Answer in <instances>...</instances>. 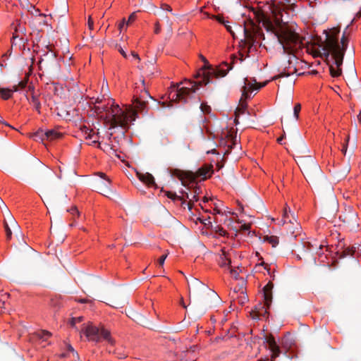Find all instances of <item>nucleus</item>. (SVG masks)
I'll return each instance as SVG.
<instances>
[{"label":"nucleus","instance_id":"f257e3e1","mask_svg":"<svg viewBox=\"0 0 361 361\" xmlns=\"http://www.w3.org/2000/svg\"><path fill=\"white\" fill-rule=\"evenodd\" d=\"M201 60L204 63V65L199 69L195 78H200L197 82L188 80V87H183L178 88L176 92L171 93L172 100L176 102H181L183 103H188L191 99H195V93L203 85H207L211 82V78L215 77L216 78L224 77L227 75V71H225L224 68H213L212 66L209 64L207 59L202 55L200 56Z\"/></svg>","mask_w":361,"mask_h":361},{"label":"nucleus","instance_id":"f03ea898","mask_svg":"<svg viewBox=\"0 0 361 361\" xmlns=\"http://www.w3.org/2000/svg\"><path fill=\"white\" fill-rule=\"evenodd\" d=\"M339 29L334 28L331 32L325 31L326 39L324 42V45L322 47V53L320 56L329 61L330 54L331 59L337 66H341L343 64V57L346 51L348 39L343 33L341 42H338Z\"/></svg>","mask_w":361,"mask_h":361},{"label":"nucleus","instance_id":"7ed1b4c3","mask_svg":"<svg viewBox=\"0 0 361 361\" xmlns=\"http://www.w3.org/2000/svg\"><path fill=\"white\" fill-rule=\"evenodd\" d=\"M267 30H271L280 44H281L283 54H293L295 51L301 47L302 40L298 33L292 30L286 25H279L278 27L269 23Z\"/></svg>","mask_w":361,"mask_h":361},{"label":"nucleus","instance_id":"20e7f679","mask_svg":"<svg viewBox=\"0 0 361 361\" xmlns=\"http://www.w3.org/2000/svg\"><path fill=\"white\" fill-rule=\"evenodd\" d=\"M106 112L105 123L109 125V130L116 127L128 130V118L126 112L123 111L118 104L112 105L110 108L106 106H95V113L97 114Z\"/></svg>","mask_w":361,"mask_h":361},{"label":"nucleus","instance_id":"39448f33","mask_svg":"<svg viewBox=\"0 0 361 361\" xmlns=\"http://www.w3.org/2000/svg\"><path fill=\"white\" fill-rule=\"evenodd\" d=\"M295 160L308 181L315 183L322 177L320 167L312 157L300 155Z\"/></svg>","mask_w":361,"mask_h":361},{"label":"nucleus","instance_id":"423d86ee","mask_svg":"<svg viewBox=\"0 0 361 361\" xmlns=\"http://www.w3.org/2000/svg\"><path fill=\"white\" fill-rule=\"evenodd\" d=\"M187 281L189 288L190 286L192 287L195 294L197 296L201 294L204 296L203 303L207 307H212L220 302V298L217 293L197 279L194 278L191 279L190 281Z\"/></svg>","mask_w":361,"mask_h":361},{"label":"nucleus","instance_id":"0eeeda50","mask_svg":"<svg viewBox=\"0 0 361 361\" xmlns=\"http://www.w3.org/2000/svg\"><path fill=\"white\" fill-rule=\"evenodd\" d=\"M274 284L269 282L263 288V298L264 304H259V307H256L255 310L251 312L252 319H259V317H264L267 314V309L269 308L272 301V289Z\"/></svg>","mask_w":361,"mask_h":361},{"label":"nucleus","instance_id":"6e6552de","mask_svg":"<svg viewBox=\"0 0 361 361\" xmlns=\"http://www.w3.org/2000/svg\"><path fill=\"white\" fill-rule=\"evenodd\" d=\"M250 27L246 26L243 28L245 39L240 41V44L243 47H248L247 52H250L251 47L254 45L257 37H263L264 34L262 29L255 25L252 20L250 21Z\"/></svg>","mask_w":361,"mask_h":361},{"label":"nucleus","instance_id":"1a4fd4ad","mask_svg":"<svg viewBox=\"0 0 361 361\" xmlns=\"http://www.w3.org/2000/svg\"><path fill=\"white\" fill-rule=\"evenodd\" d=\"M85 334L90 341L99 342L102 338H104L111 342L110 332L104 327L99 329L97 326L89 325L85 329Z\"/></svg>","mask_w":361,"mask_h":361},{"label":"nucleus","instance_id":"9d476101","mask_svg":"<svg viewBox=\"0 0 361 361\" xmlns=\"http://www.w3.org/2000/svg\"><path fill=\"white\" fill-rule=\"evenodd\" d=\"M147 102L146 100H140L135 98L133 106H130L123 110V111L126 112L128 122L135 121L137 111H144L147 107ZM128 128L129 126H128Z\"/></svg>","mask_w":361,"mask_h":361},{"label":"nucleus","instance_id":"9b49d317","mask_svg":"<svg viewBox=\"0 0 361 361\" xmlns=\"http://www.w3.org/2000/svg\"><path fill=\"white\" fill-rule=\"evenodd\" d=\"M295 6V0H281L278 3L272 1L270 9L271 13L276 18L282 16V11L290 9L293 10Z\"/></svg>","mask_w":361,"mask_h":361},{"label":"nucleus","instance_id":"f8f14e48","mask_svg":"<svg viewBox=\"0 0 361 361\" xmlns=\"http://www.w3.org/2000/svg\"><path fill=\"white\" fill-rule=\"evenodd\" d=\"M268 81H266L263 83H257L255 78H252V81H249L247 78L244 79V85L242 87V96L241 100L245 98H248L247 91L251 90H259L260 88L264 87L267 84Z\"/></svg>","mask_w":361,"mask_h":361},{"label":"nucleus","instance_id":"ddd939ff","mask_svg":"<svg viewBox=\"0 0 361 361\" xmlns=\"http://www.w3.org/2000/svg\"><path fill=\"white\" fill-rule=\"evenodd\" d=\"M11 26L14 29V32L13 33V37H12V44H16L17 39H18L19 41L23 40V37L25 36L26 29H25V27L18 21L13 23L11 25Z\"/></svg>","mask_w":361,"mask_h":361},{"label":"nucleus","instance_id":"4468645a","mask_svg":"<svg viewBox=\"0 0 361 361\" xmlns=\"http://www.w3.org/2000/svg\"><path fill=\"white\" fill-rule=\"evenodd\" d=\"M110 302L109 305L113 307H123L128 302V298L122 293L117 291L112 294Z\"/></svg>","mask_w":361,"mask_h":361},{"label":"nucleus","instance_id":"2eb2a0df","mask_svg":"<svg viewBox=\"0 0 361 361\" xmlns=\"http://www.w3.org/2000/svg\"><path fill=\"white\" fill-rule=\"evenodd\" d=\"M264 342L269 345V348L271 353V357L272 361L279 356L281 350L279 346L276 343V341L272 335L265 336Z\"/></svg>","mask_w":361,"mask_h":361},{"label":"nucleus","instance_id":"dca6fc26","mask_svg":"<svg viewBox=\"0 0 361 361\" xmlns=\"http://www.w3.org/2000/svg\"><path fill=\"white\" fill-rule=\"evenodd\" d=\"M340 219H342V221L352 226L355 227V226H357V214L352 210L351 209H349L348 211H346L342 216H340Z\"/></svg>","mask_w":361,"mask_h":361},{"label":"nucleus","instance_id":"f3484780","mask_svg":"<svg viewBox=\"0 0 361 361\" xmlns=\"http://www.w3.org/2000/svg\"><path fill=\"white\" fill-rule=\"evenodd\" d=\"M173 218L169 212V211L164 207H161L159 216L157 217V223L159 225L167 227L169 226V220H173Z\"/></svg>","mask_w":361,"mask_h":361},{"label":"nucleus","instance_id":"a211bd4d","mask_svg":"<svg viewBox=\"0 0 361 361\" xmlns=\"http://www.w3.org/2000/svg\"><path fill=\"white\" fill-rule=\"evenodd\" d=\"M27 91L30 92V97H27V100L33 104L36 111L40 114L41 103L38 98L39 95L35 93V87L32 85H28Z\"/></svg>","mask_w":361,"mask_h":361},{"label":"nucleus","instance_id":"6ab92c4d","mask_svg":"<svg viewBox=\"0 0 361 361\" xmlns=\"http://www.w3.org/2000/svg\"><path fill=\"white\" fill-rule=\"evenodd\" d=\"M171 173L173 176H176L180 180H182V182H183L185 179H188L191 182L195 180V177L194 176V173L192 172H185L181 170L175 169L171 171ZM183 184H184V183H183Z\"/></svg>","mask_w":361,"mask_h":361},{"label":"nucleus","instance_id":"aec40b11","mask_svg":"<svg viewBox=\"0 0 361 361\" xmlns=\"http://www.w3.org/2000/svg\"><path fill=\"white\" fill-rule=\"evenodd\" d=\"M137 176L139 180L142 183L147 184L148 186L155 185L154 178L153 176L149 173H140L137 172Z\"/></svg>","mask_w":361,"mask_h":361},{"label":"nucleus","instance_id":"412c9836","mask_svg":"<svg viewBox=\"0 0 361 361\" xmlns=\"http://www.w3.org/2000/svg\"><path fill=\"white\" fill-rule=\"evenodd\" d=\"M282 220L284 224H289L290 225H295V223H298L294 213H292L290 209L288 210L286 208L284 210Z\"/></svg>","mask_w":361,"mask_h":361},{"label":"nucleus","instance_id":"4be33fe9","mask_svg":"<svg viewBox=\"0 0 361 361\" xmlns=\"http://www.w3.org/2000/svg\"><path fill=\"white\" fill-rule=\"evenodd\" d=\"M212 166H203L202 168H200L197 171H196V173L194 174V176L196 178L197 177H200L202 178V179H206L207 176L209 175V173L212 171Z\"/></svg>","mask_w":361,"mask_h":361},{"label":"nucleus","instance_id":"5701e85b","mask_svg":"<svg viewBox=\"0 0 361 361\" xmlns=\"http://www.w3.org/2000/svg\"><path fill=\"white\" fill-rule=\"evenodd\" d=\"M45 137L47 140H54L61 138L62 137V134L53 129L46 131Z\"/></svg>","mask_w":361,"mask_h":361},{"label":"nucleus","instance_id":"b1692460","mask_svg":"<svg viewBox=\"0 0 361 361\" xmlns=\"http://www.w3.org/2000/svg\"><path fill=\"white\" fill-rule=\"evenodd\" d=\"M300 226L298 223L295 225H290L288 228V232L290 233L294 238H295L300 231Z\"/></svg>","mask_w":361,"mask_h":361},{"label":"nucleus","instance_id":"393cba45","mask_svg":"<svg viewBox=\"0 0 361 361\" xmlns=\"http://www.w3.org/2000/svg\"><path fill=\"white\" fill-rule=\"evenodd\" d=\"M356 247L355 246H352L351 247H346L341 253V255H340V257L341 258H344V257H348V256H353L355 253V252L356 251Z\"/></svg>","mask_w":361,"mask_h":361},{"label":"nucleus","instance_id":"a878e982","mask_svg":"<svg viewBox=\"0 0 361 361\" xmlns=\"http://www.w3.org/2000/svg\"><path fill=\"white\" fill-rule=\"evenodd\" d=\"M247 98L243 97V99L242 100H241V99H240V102L241 103V106L240 107H238L236 109L235 112V115L237 117H239L240 114H243L245 112L247 104L244 102V100H245Z\"/></svg>","mask_w":361,"mask_h":361},{"label":"nucleus","instance_id":"bb28decb","mask_svg":"<svg viewBox=\"0 0 361 361\" xmlns=\"http://www.w3.org/2000/svg\"><path fill=\"white\" fill-rule=\"evenodd\" d=\"M8 214H9V222H10V224L12 226V228H13L14 231L16 232V235H18V233H17L18 232L20 235L21 233H20V227H19L17 221L14 219V218L10 214L9 212H8Z\"/></svg>","mask_w":361,"mask_h":361},{"label":"nucleus","instance_id":"cd10ccee","mask_svg":"<svg viewBox=\"0 0 361 361\" xmlns=\"http://www.w3.org/2000/svg\"><path fill=\"white\" fill-rule=\"evenodd\" d=\"M98 147L109 154H115L116 153V150L109 144H104L103 146H101L100 143H99Z\"/></svg>","mask_w":361,"mask_h":361},{"label":"nucleus","instance_id":"c85d7f7f","mask_svg":"<svg viewBox=\"0 0 361 361\" xmlns=\"http://www.w3.org/2000/svg\"><path fill=\"white\" fill-rule=\"evenodd\" d=\"M336 67L337 69H336L332 64L329 65L330 74L332 77H338L342 73L341 68H340L341 66H336Z\"/></svg>","mask_w":361,"mask_h":361},{"label":"nucleus","instance_id":"c756f323","mask_svg":"<svg viewBox=\"0 0 361 361\" xmlns=\"http://www.w3.org/2000/svg\"><path fill=\"white\" fill-rule=\"evenodd\" d=\"M32 137L35 140H41L42 141L46 139L45 137V132H44L43 130L39 129L37 132H35Z\"/></svg>","mask_w":361,"mask_h":361},{"label":"nucleus","instance_id":"7c9ffc66","mask_svg":"<svg viewBox=\"0 0 361 361\" xmlns=\"http://www.w3.org/2000/svg\"><path fill=\"white\" fill-rule=\"evenodd\" d=\"M166 195L173 200H179L181 202V204L183 205L185 204V200H183V197H180V196H178L176 193L174 192H170V191H168L166 192Z\"/></svg>","mask_w":361,"mask_h":361},{"label":"nucleus","instance_id":"2f4dec72","mask_svg":"<svg viewBox=\"0 0 361 361\" xmlns=\"http://www.w3.org/2000/svg\"><path fill=\"white\" fill-rule=\"evenodd\" d=\"M0 94L4 99H8L12 96V90L11 89L1 88Z\"/></svg>","mask_w":361,"mask_h":361},{"label":"nucleus","instance_id":"473e14b6","mask_svg":"<svg viewBox=\"0 0 361 361\" xmlns=\"http://www.w3.org/2000/svg\"><path fill=\"white\" fill-rule=\"evenodd\" d=\"M81 130L86 135V139H92V137L94 136V135L92 134L93 130L92 129H89L87 126H82L81 128Z\"/></svg>","mask_w":361,"mask_h":361},{"label":"nucleus","instance_id":"72a5a7b5","mask_svg":"<svg viewBox=\"0 0 361 361\" xmlns=\"http://www.w3.org/2000/svg\"><path fill=\"white\" fill-rule=\"evenodd\" d=\"M301 110V105L300 104L298 103L294 106L293 108V118L295 122L298 119L299 117V113Z\"/></svg>","mask_w":361,"mask_h":361},{"label":"nucleus","instance_id":"f704fd0d","mask_svg":"<svg viewBox=\"0 0 361 361\" xmlns=\"http://www.w3.org/2000/svg\"><path fill=\"white\" fill-rule=\"evenodd\" d=\"M4 228L6 234V240H9L11 239L12 231L10 226H8L7 221L6 220L4 221Z\"/></svg>","mask_w":361,"mask_h":361},{"label":"nucleus","instance_id":"c9c22d12","mask_svg":"<svg viewBox=\"0 0 361 361\" xmlns=\"http://www.w3.org/2000/svg\"><path fill=\"white\" fill-rule=\"evenodd\" d=\"M164 18L166 23L167 25V27H168V28H167L168 34L171 36L173 32V28H172L173 23L167 16H164Z\"/></svg>","mask_w":361,"mask_h":361},{"label":"nucleus","instance_id":"e433bc0d","mask_svg":"<svg viewBox=\"0 0 361 361\" xmlns=\"http://www.w3.org/2000/svg\"><path fill=\"white\" fill-rule=\"evenodd\" d=\"M266 240L271 243L273 247H275L279 244V239L276 236H267Z\"/></svg>","mask_w":361,"mask_h":361},{"label":"nucleus","instance_id":"4c0bfd02","mask_svg":"<svg viewBox=\"0 0 361 361\" xmlns=\"http://www.w3.org/2000/svg\"><path fill=\"white\" fill-rule=\"evenodd\" d=\"M147 98L153 99L152 96H150L149 93L145 89L143 92H142L141 94L139 97H136L135 99L140 100H146Z\"/></svg>","mask_w":361,"mask_h":361},{"label":"nucleus","instance_id":"58836bf2","mask_svg":"<svg viewBox=\"0 0 361 361\" xmlns=\"http://www.w3.org/2000/svg\"><path fill=\"white\" fill-rule=\"evenodd\" d=\"M28 79H29V75H26L25 77L24 78V79L18 83V85L20 90H23L24 88L26 87V86L27 85Z\"/></svg>","mask_w":361,"mask_h":361},{"label":"nucleus","instance_id":"ea45409f","mask_svg":"<svg viewBox=\"0 0 361 361\" xmlns=\"http://www.w3.org/2000/svg\"><path fill=\"white\" fill-rule=\"evenodd\" d=\"M36 168L40 171H47L51 175L52 174V173L47 170L46 167L39 161H36Z\"/></svg>","mask_w":361,"mask_h":361},{"label":"nucleus","instance_id":"a19ab883","mask_svg":"<svg viewBox=\"0 0 361 361\" xmlns=\"http://www.w3.org/2000/svg\"><path fill=\"white\" fill-rule=\"evenodd\" d=\"M231 65L228 66V64L227 63H224V65L226 67H228V68L226 70H224L225 71H227V73L229 71V70L232 69L233 68V63H235V60L237 59V57L235 56V55H231Z\"/></svg>","mask_w":361,"mask_h":361},{"label":"nucleus","instance_id":"79ce46f5","mask_svg":"<svg viewBox=\"0 0 361 361\" xmlns=\"http://www.w3.org/2000/svg\"><path fill=\"white\" fill-rule=\"evenodd\" d=\"M67 211L72 214L73 218H75V216L78 217L80 215V213L79 212L76 207H72L70 209H68Z\"/></svg>","mask_w":361,"mask_h":361},{"label":"nucleus","instance_id":"37998d69","mask_svg":"<svg viewBox=\"0 0 361 361\" xmlns=\"http://www.w3.org/2000/svg\"><path fill=\"white\" fill-rule=\"evenodd\" d=\"M82 320H83L82 317H73L70 322V324L71 326H75L76 323L81 322Z\"/></svg>","mask_w":361,"mask_h":361},{"label":"nucleus","instance_id":"c03bdc74","mask_svg":"<svg viewBox=\"0 0 361 361\" xmlns=\"http://www.w3.org/2000/svg\"><path fill=\"white\" fill-rule=\"evenodd\" d=\"M50 336L51 333L47 331H42L39 334V337L44 340H46Z\"/></svg>","mask_w":361,"mask_h":361},{"label":"nucleus","instance_id":"a18cd8bd","mask_svg":"<svg viewBox=\"0 0 361 361\" xmlns=\"http://www.w3.org/2000/svg\"><path fill=\"white\" fill-rule=\"evenodd\" d=\"M200 109H201V111L203 112V113H206V114H208L210 112V110H211V108L209 106L207 105V104H201L200 105Z\"/></svg>","mask_w":361,"mask_h":361},{"label":"nucleus","instance_id":"49530a36","mask_svg":"<svg viewBox=\"0 0 361 361\" xmlns=\"http://www.w3.org/2000/svg\"><path fill=\"white\" fill-rule=\"evenodd\" d=\"M291 74V73H286L285 71H283L281 72V73H279V75H275L274 78H273V80H276V79H279V78H283V77H288Z\"/></svg>","mask_w":361,"mask_h":361},{"label":"nucleus","instance_id":"de8ad7c7","mask_svg":"<svg viewBox=\"0 0 361 361\" xmlns=\"http://www.w3.org/2000/svg\"><path fill=\"white\" fill-rule=\"evenodd\" d=\"M231 264V260L226 259V257L221 258V261L220 262L221 267L229 266Z\"/></svg>","mask_w":361,"mask_h":361},{"label":"nucleus","instance_id":"09e8293b","mask_svg":"<svg viewBox=\"0 0 361 361\" xmlns=\"http://www.w3.org/2000/svg\"><path fill=\"white\" fill-rule=\"evenodd\" d=\"M349 139H350L349 136H347V137H346V139H345V143L343 144V148H342V149H341V151H342V152H343V154L344 155H345L346 152H347V149H348V142H349Z\"/></svg>","mask_w":361,"mask_h":361},{"label":"nucleus","instance_id":"8fccbe9b","mask_svg":"<svg viewBox=\"0 0 361 361\" xmlns=\"http://www.w3.org/2000/svg\"><path fill=\"white\" fill-rule=\"evenodd\" d=\"M261 266H264V269H267L268 274H270V269L268 268V265L267 264H265L264 262H262L260 264H257L255 268V269H257L258 271Z\"/></svg>","mask_w":361,"mask_h":361},{"label":"nucleus","instance_id":"3c124183","mask_svg":"<svg viewBox=\"0 0 361 361\" xmlns=\"http://www.w3.org/2000/svg\"><path fill=\"white\" fill-rule=\"evenodd\" d=\"M222 24L225 26L226 30L234 37V32L231 29V26L228 25V21H222Z\"/></svg>","mask_w":361,"mask_h":361},{"label":"nucleus","instance_id":"603ef678","mask_svg":"<svg viewBox=\"0 0 361 361\" xmlns=\"http://www.w3.org/2000/svg\"><path fill=\"white\" fill-rule=\"evenodd\" d=\"M136 18V13L134 12L130 14L127 21V25H130L132 22H133Z\"/></svg>","mask_w":361,"mask_h":361},{"label":"nucleus","instance_id":"864d4df0","mask_svg":"<svg viewBox=\"0 0 361 361\" xmlns=\"http://www.w3.org/2000/svg\"><path fill=\"white\" fill-rule=\"evenodd\" d=\"M230 272H231L232 277H233L235 279H238L239 274L237 271V270H235V269L231 268Z\"/></svg>","mask_w":361,"mask_h":361},{"label":"nucleus","instance_id":"5fc2aeb1","mask_svg":"<svg viewBox=\"0 0 361 361\" xmlns=\"http://www.w3.org/2000/svg\"><path fill=\"white\" fill-rule=\"evenodd\" d=\"M167 257V255H161L159 259H158V263L160 266H163L164 264V261L166 258Z\"/></svg>","mask_w":361,"mask_h":361},{"label":"nucleus","instance_id":"6e6d98bb","mask_svg":"<svg viewBox=\"0 0 361 361\" xmlns=\"http://www.w3.org/2000/svg\"><path fill=\"white\" fill-rule=\"evenodd\" d=\"M244 284H245V281L242 279V283H241L240 286H239V288L238 289L236 288H235V289H234L235 292L241 291L242 293H244V290H243Z\"/></svg>","mask_w":361,"mask_h":361},{"label":"nucleus","instance_id":"4d7b16f0","mask_svg":"<svg viewBox=\"0 0 361 361\" xmlns=\"http://www.w3.org/2000/svg\"><path fill=\"white\" fill-rule=\"evenodd\" d=\"M216 232L219 233V234L221 236H224L226 234V231L222 228V227H217Z\"/></svg>","mask_w":361,"mask_h":361},{"label":"nucleus","instance_id":"13d9d810","mask_svg":"<svg viewBox=\"0 0 361 361\" xmlns=\"http://www.w3.org/2000/svg\"><path fill=\"white\" fill-rule=\"evenodd\" d=\"M161 31V25L159 23V21H157L155 25H154V32L156 34H159Z\"/></svg>","mask_w":361,"mask_h":361},{"label":"nucleus","instance_id":"bf43d9fd","mask_svg":"<svg viewBox=\"0 0 361 361\" xmlns=\"http://www.w3.org/2000/svg\"><path fill=\"white\" fill-rule=\"evenodd\" d=\"M132 319L135 322H139L140 320L142 319V316L136 312H134V317H132Z\"/></svg>","mask_w":361,"mask_h":361},{"label":"nucleus","instance_id":"052dcab7","mask_svg":"<svg viewBox=\"0 0 361 361\" xmlns=\"http://www.w3.org/2000/svg\"><path fill=\"white\" fill-rule=\"evenodd\" d=\"M250 228V224H244L240 226V230L243 231H249Z\"/></svg>","mask_w":361,"mask_h":361},{"label":"nucleus","instance_id":"680f3d73","mask_svg":"<svg viewBox=\"0 0 361 361\" xmlns=\"http://www.w3.org/2000/svg\"><path fill=\"white\" fill-rule=\"evenodd\" d=\"M161 8L162 9H164V10H166V11H170V12L172 11L171 7L169 5L166 4H163L161 5Z\"/></svg>","mask_w":361,"mask_h":361},{"label":"nucleus","instance_id":"e2e57ef3","mask_svg":"<svg viewBox=\"0 0 361 361\" xmlns=\"http://www.w3.org/2000/svg\"><path fill=\"white\" fill-rule=\"evenodd\" d=\"M88 27L90 30L93 29V20H92L91 16H90L88 18Z\"/></svg>","mask_w":361,"mask_h":361},{"label":"nucleus","instance_id":"0e129e2a","mask_svg":"<svg viewBox=\"0 0 361 361\" xmlns=\"http://www.w3.org/2000/svg\"><path fill=\"white\" fill-rule=\"evenodd\" d=\"M125 25H127V22H126L125 19H123V20L118 25L119 30H121Z\"/></svg>","mask_w":361,"mask_h":361},{"label":"nucleus","instance_id":"69168bd1","mask_svg":"<svg viewBox=\"0 0 361 361\" xmlns=\"http://www.w3.org/2000/svg\"><path fill=\"white\" fill-rule=\"evenodd\" d=\"M118 51L122 54V56L124 58H127V54H126V51L123 49V48L121 47H119Z\"/></svg>","mask_w":361,"mask_h":361},{"label":"nucleus","instance_id":"338daca9","mask_svg":"<svg viewBox=\"0 0 361 361\" xmlns=\"http://www.w3.org/2000/svg\"><path fill=\"white\" fill-rule=\"evenodd\" d=\"M255 14L259 18H263L264 17V14L262 13V11H254Z\"/></svg>","mask_w":361,"mask_h":361},{"label":"nucleus","instance_id":"774afa93","mask_svg":"<svg viewBox=\"0 0 361 361\" xmlns=\"http://www.w3.org/2000/svg\"><path fill=\"white\" fill-rule=\"evenodd\" d=\"M20 90V87H18V84H17V85H14L13 86V88H12L11 90H12V92H18V91H19Z\"/></svg>","mask_w":361,"mask_h":361}]
</instances>
